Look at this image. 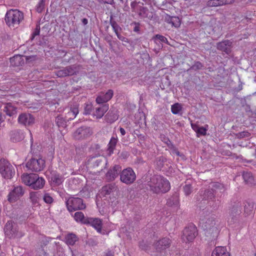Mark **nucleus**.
I'll use <instances>...</instances> for the list:
<instances>
[{
	"label": "nucleus",
	"instance_id": "nucleus-56",
	"mask_svg": "<svg viewBox=\"0 0 256 256\" xmlns=\"http://www.w3.org/2000/svg\"><path fill=\"white\" fill-rule=\"evenodd\" d=\"M4 121V118H2V114L0 113V124Z\"/></svg>",
	"mask_w": 256,
	"mask_h": 256
},
{
	"label": "nucleus",
	"instance_id": "nucleus-35",
	"mask_svg": "<svg viewBox=\"0 0 256 256\" xmlns=\"http://www.w3.org/2000/svg\"><path fill=\"white\" fill-rule=\"evenodd\" d=\"M255 204L252 202L246 201L244 205V210L246 212H252L254 210Z\"/></svg>",
	"mask_w": 256,
	"mask_h": 256
},
{
	"label": "nucleus",
	"instance_id": "nucleus-4",
	"mask_svg": "<svg viewBox=\"0 0 256 256\" xmlns=\"http://www.w3.org/2000/svg\"><path fill=\"white\" fill-rule=\"evenodd\" d=\"M0 173L6 179H11L15 174V170L10 162L5 159L0 160Z\"/></svg>",
	"mask_w": 256,
	"mask_h": 256
},
{
	"label": "nucleus",
	"instance_id": "nucleus-57",
	"mask_svg": "<svg viewBox=\"0 0 256 256\" xmlns=\"http://www.w3.org/2000/svg\"><path fill=\"white\" fill-rule=\"evenodd\" d=\"M82 22L84 24H88V20L86 18H84L82 20Z\"/></svg>",
	"mask_w": 256,
	"mask_h": 256
},
{
	"label": "nucleus",
	"instance_id": "nucleus-16",
	"mask_svg": "<svg viewBox=\"0 0 256 256\" xmlns=\"http://www.w3.org/2000/svg\"><path fill=\"white\" fill-rule=\"evenodd\" d=\"M120 170V166L118 165H115L112 168L108 170L106 174V179L110 181H112L118 176V172Z\"/></svg>",
	"mask_w": 256,
	"mask_h": 256
},
{
	"label": "nucleus",
	"instance_id": "nucleus-54",
	"mask_svg": "<svg viewBox=\"0 0 256 256\" xmlns=\"http://www.w3.org/2000/svg\"><path fill=\"white\" fill-rule=\"evenodd\" d=\"M120 132L122 134V136H124L126 134V131L124 130V129L122 128H120Z\"/></svg>",
	"mask_w": 256,
	"mask_h": 256
},
{
	"label": "nucleus",
	"instance_id": "nucleus-14",
	"mask_svg": "<svg viewBox=\"0 0 256 256\" xmlns=\"http://www.w3.org/2000/svg\"><path fill=\"white\" fill-rule=\"evenodd\" d=\"M234 2V0H209L206 4L209 7H216L232 4Z\"/></svg>",
	"mask_w": 256,
	"mask_h": 256
},
{
	"label": "nucleus",
	"instance_id": "nucleus-42",
	"mask_svg": "<svg viewBox=\"0 0 256 256\" xmlns=\"http://www.w3.org/2000/svg\"><path fill=\"white\" fill-rule=\"evenodd\" d=\"M43 199L45 202L49 204H52L54 201L53 198L48 194H46Z\"/></svg>",
	"mask_w": 256,
	"mask_h": 256
},
{
	"label": "nucleus",
	"instance_id": "nucleus-21",
	"mask_svg": "<svg viewBox=\"0 0 256 256\" xmlns=\"http://www.w3.org/2000/svg\"><path fill=\"white\" fill-rule=\"evenodd\" d=\"M88 221L89 222L88 224H90L97 230L98 232H101L102 228V221L100 219L98 218H89Z\"/></svg>",
	"mask_w": 256,
	"mask_h": 256
},
{
	"label": "nucleus",
	"instance_id": "nucleus-43",
	"mask_svg": "<svg viewBox=\"0 0 256 256\" xmlns=\"http://www.w3.org/2000/svg\"><path fill=\"white\" fill-rule=\"evenodd\" d=\"M92 109V106L91 104H86L84 108V114L86 115L90 114Z\"/></svg>",
	"mask_w": 256,
	"mask_h": 256
},
{
	"label": "nucleus",
	"instance_id": "nucleus-40",
	"mask_svg": "<svg viewBox=\"0 0 256 256\" xmlns=\"http://www.w3.org/2000/svg\"><path fill=\"white\" fill-rule=\"evenodd\" d=\"M66 121L67 120H66V116L64 118L62 116H56V122L59 127L62 126L64 125Z\"/></svg>",
	"mask_w": 256,
	"mask_h": 256
},
{
	"label": "nucleus",
	"instance_id": "nucleus-9",
	"mask_svg": "<svg viewBox=\"0 0 256 256\" xmlns=\"http://www.w3.org/2000/svg\"><path fill=\"white\" fill-rule=\"evenodd\" d=\"M197 234L196 227L194 224H190L184 230L182 239L186 242H191L194 240Z\"/></svg>",
	"mask_w": 256,
	"mask_h": 256
},
{
	"label": "nucleus",
	"instance_id": "nucleus-15",
	"mask_svg": "<svg viewBox=\"0 0 256 256\" xmlns=\"http://www.w3.org/2000/svg\"><path fill=\"white\" fill-rule=\"evenodd\" d=\"M30 185V187L34 190H40L44 188L46 180L42 177H40L36 174L34 178V180Z\"/></svg>",
	"mask_w": 256,
	"mask_h": 256
},
{
	"label": "nucleus",
	"instance_id": "nucleus-26",
	"mask_svg": "<svg viewBox=\"0 0 256 256\" xmlns=\"http://www.w3.org/2000/svg\"><path fill=\"white\" fill-rule=\"evenodd\" d=\"M165 21L172 25V26L178 28L180 26V22L179 18L177 16H171L168 14L164 16Z\"/></svg>",
	"mask_w": 256,
	"mask_h": 256
},
{
	"label": "nucleus",
	"instance_id": "nucleus-6",
	"mask_svg": "<svg viewBox=\"0 0 256 256\" xmlns=\"http://www.w3.org/2000/svg\"><path fill=\"white\" fill-rule=\"evenodd\" d=\"M66 206L70 212L84 210L86 207L82 199L74 197L68 198L66 202Z\"/></svg>",
	"mask_w": 256,
	"mask_h": 256
},
{
	"label": "nucleus",
	"instance_id": "nucleus-10",
	"mask_svg": "<svg viewBox=\"0 0 256 256\" xmlns=\"http://www.w3.org/2000/svg\"><path fill=\"white\" fill-rule=\"evenodd\" d=\"M92 132L90 128L80 127L73 134V138L76 140H81L89 137Z\"/></svg>",
	"mask_w": 256,
	"mask_h": 256
},
{
	"label": "nucleus",
	"instance_id": "nucleus-25",
	"mask_svg": "<svg viewBox=\"0 0 256 256\" xmlns=\"http://www.w3.org/2000/svg\"><path fill=\"white\" fill-rule=\"evenodd\" d=\"M108 104H104L101 107L96 108L95 112L93 114L94 118L96 119L102 118L104 114L108 110Z\"/></svg>",
	"mask_w": 256,
	"mask_h": 256
},
{
	"label": "nucleus",
	"instance_id": "nucleus-7",
	"mask_svg": "<svg viewBox=\"0 0 256 256\" xmlns=\"http://www.w3.org/2000/svg\"><path fill=\"white\" fill-rule=\"evenodd\" d=\"M120 176V181L126 184H132L136 180V174L131 168L124 169Z\"/></svg>",
	"mask_w": 256,
	"mask_h": 256
},
{
	"label": "nucleus",
	"instance_id": "nucleus-59",
	"mask_svg": "<svg viewBox=\"0 0 256 256\" xmlns=\"http://www.w3.org/2000/svg\"><path fill=\"white\" fill-rule=\"evenodd\" d=\"M106 256H112V254H107Z\"/></svg>",
	"mask_w": 256,
	"mask_h": 256
},
{
	"label": "nucleus",
	"instance_id": "nucleus-28",
	"mask_svg": "<svg viewBox=\"0 0 256 256\" xmlns=\"http://www.w3.org/2000/svg\"><path fill=\"white\" fill-rule=\"evenodd\" d=\"M75 73V70L70 66L66 67L62 70H58L56 75L58 77H64L68 76H72Z\"/></svg>",
	"mask_w": 256,
	"mask_h": 256
},
{
	"label": "nucleus",
	"instance_id": "nucleus-37",
	"mask_svg": "<svg viewBox=\"0 0 256 256\" xmlns=\"http://www.w3.org/2000/svg\"><path fill=\"white\" fill-rule=\"evenodd\" d=\"M38 192H32L30 193V198L33 204H36L38 201Z\"/></svg>",
	"mask_w": 256,
	"mask_h": 256
},
{
	"label": "nucleus",
	"instance_id": "nucleus-27",
	"mask_svg": "<svg viewBox=\"0 0 256 256\" xmlns=\"http://www.w3.org/2000/svg\"><path fill=\"white\" fill-rule=\"evenodd\" d=\"M10 65L12 66H19L24 64V61L23 56L16 55L10 58Z\"/></svg>",
	"mask_w": 256,
	"mask_h": 256
},
{
	"label": "nucleus",
	"instance_id": "nucleus-41",
	"mask_svg": "<svg viewBox=\"0 0 256 256\" xmlns=\"http://www.w3.org/2000/svg\"><path fill=\"white\" fill-rule=\"evenodd\" d=\"M183 190L184 192V194L186 196L190 195L192 191V185L190 184H186L183 187Z\"/></svg>",
	"mask_w": 256,
	"mask_h": 256
},
{
	"label": "nucleus",
	"instance_id": "nucleus-55",
	"mask_svg": "<svg viewBox=\"0 0 256 256\" xmlns=\"http://www.w3.org/2000/svg\"><path fill=\"white\" fill-rule=\"evenodd\" d=\"M136 5V2H132L131 3V6H132V9L134 10V11H136V7L135 6Z\"/></svg>",
	"mask_w": 256,
	"mask_h": 256
},
{
	"label": "nucleus",
	"instance_id": "nucleus-5",
	"mask_svg": "<svg viewBox=\"0 0 256 256\" xmlns=\"http://www.w3.org/2000/svg\"><path fill=\"white\" fill-rule=\"evenodd\" d=\"M4 231L5 236L8 238H14L16 237H22L23 234H19L18 228L12 220H8L6 222Z\"/></svg>",
	"mask_w": 256,
	"mask_h": 256
},
{
	"label": "nucleus",
	"instance_id": "nucleus-24",
	"mask_svg": "<svg viewBox=\"0 0 256 256\" xmlns=\"http://www.w3.org/2000/svg\"><path fill=\"white\" fill-rule=\"evenodd\" d=\"M4 111L6 115L12 116L17 113V108L10 102L6 103L4 108Z\"/></svg>",
	"mask_w": 256,
	"mask_h": 256
},
{
	"label": "nucleus",
	"instance_id": "nucleus-12",
	"mask_svg": "<svg viewBox=\"0 0 256 256\" xmlns=\"http://www.w3.org/2000/svg\"><path fill=\"white\" fill-rule=\"evenodd\" d=\"M18 123L25 126H28L34 122V118L29 113H22L20 114L18 119Z\"/></svg>",
	"mask_w": 256,
	"mask_h": 256
},
{
	"label": "nucleus",
	"instance_id": "nucleus-20",
	"mask_svg": "<svg viewBox=\"0 0 256 256\" xmlns=\"http://www.w3.org/2000/svg\"><path fill=\"white\" fill-rule=\"evenodd\" d=\"M170 240L167 238H164L158 240L156 244V248L157 250L161 252L170 246Z\"/></svg>",
	"mask_w": 256,
	"mask_h": 256
},
{
	"label": "nucleus",
	"instance_id": "nucleus-46",
	"mask_svg": "<svg viewBox=\"0 0 256 256\" xmlns=\"http://www.w3.org/2000/svg\"><path fill=\"white\" fill-rule=\"evenodd\" d=\"M240 211V208L239 206H233L232 208L229 209V213L231 215H234V214H236Z\"/></svg>",
	"mask_w": 256,
	"mask_h": 256
},
{
	"label": "nucleus",
	"instance_id": "nucleus-1",
	"mask_svg": "<svg viewBox=\"0 0 256 256\" xmlns=\"http://www.w3.org/2000/svg\"><path fill=\"white\" fill-rule=\"evenodd\" d=\"M148 185L150 190L156 194L166 193L170 188L169 181L160 175H155L152 177L148 182Z\"/></svg>",
	"mask_w": 256,
	"mask_h": 256
},
{
	"label": "nucleus",
	"instance_id": "nucleus-2",
	"mask_svg": "<svg viewBox=\"0 0 256 256\" xmlns=\"http://www.w3.org/2000/svg\"><path fill=\"white\" fill-rule=\"evenodd\" d=\"M6 24L9 27H14L19 25L24 19L23 13L18 10H10L5 15Z\"/></svg>",
	"mask_w": 256,
	"mask_h": 256
},
{
	"label": "nucleus",
	"instance_id": "nucleus-3",
	"mask_svg": "<svg viewBox=\"0 0 256 256\" xmlns=\"http://www.w3.org/2000/svg\"><path fill=\"white\" fill-rule=\"evenodd\" d=\"M216 218L214 214L208 213L204 214L203 212L200 214V226H201L204 230H216Z\"/></svg>",
	"mask_w": 256,
	"mask_h": 256
},
{
	"label": "nucleus",
	"instance_id": "nucleus-8",
	"mask_svg": "<svg viewBox=\"0 0 256 256\" xmlns=\"http://www.w3.org/2000/svg\"><path fill=\"white\" fill-rule=\"evenodd\" d=\"M26 166L32 172H38L42 170L45 167V160L42 158H33L28 162Z\"/></svg>",
	"mask_w": 256,
	"mask_h": 256
},
{
	"label": "nucleus",
	"instance_id": "nucleus-38",
	"mask_svg": "<svg viewBox=\"0 0 256 256\" xmlns=\"http://www.w3.org/2000/svg\"><path fill=\"white\" fill-rule=\"evenodd\" d=\"M208 130V125H206L205 127L200 126L198 130H196L197 136L199 137L200 136H206V132Z\"/></svg>",
	"mask_w": 256,
	"mask_h": 256
},
{
	"label": "nucleus",
	"instance_id": "nucleus-53",
	"mask_svg": "<svg viewBox=\"0 0 256 256\" xmlns=\"http://www.w3.org/2000/svg\"><path fill=\"white\" fill-rule=\"evenodd\" d=\"M140 28L139 24H138L134 27V31L138 32L140 31Z\"/></svg>",
	"mask_w": 256,
	"mask_h": 256
},
{
	"label": "nucleus",
	"instance_id": "nucleus-49",
	"mask_svg": "<svg viewBox=\"0 0 256 256\" xmlns=\"http://www.w3.org/2000/svg\"><path fill=\"white\" fill-rule=\"evenodd\" d=\"M115 32H116V36H118V38L120 40H122V42H127V40H128V39H127L126 38H125V37H124V36H121V35H120V34L118 32V31H117L116 30H115Z\"/></svg>",
	"mask_w": 256,
	"mask_h": 256
},
{
	"label": "nucleus",
	"instance_id": "nucleus-33",
	"mask_svg": "<svg viewBox=\"0 0 256 256\" xmlns=\"http://www.w3.org/2000/svg\"><path fill=\"white\" fill-rule=\"evenodd\" d=\"M242 177L244 181L248 184H252L254 182V177L250 172H244Z\"/></svg>",
	"mask_w": 256,
	"mask_h": 256
},
{
	"label": "nucleus",
	"instance_id": "nucleus-47",
	"mask_svg": "<svg viewBox=\"0 0 256 256\" xmlns=\"http://www.w3.org/2000/svg\"><path fill=\"white\" fill-rule=\"evenodd\" d=\"M40 32V26L39 25H37L34 32H33V33L32 34V38L34 39L36 36L39 35Z\"/></svg>",
	"mask_w": 256,
	"mask_h": 256
},
{
	"label": "nucleus",
	"instance_id": "nucleus-23",
	"mask_svg": "<svg viewBox=\"0 0 256 256\" xmlns=\"http://www.w3.org/2000/svg\"><path fill=\"white\" fill-rule=\"evenodd\" d=\"M36 174H27L24 173L21 176L22 182L26 185L30 187L32 182H34V178L36 176Z\"/></svg>",
	"mask_w": 256,
	"mask_h": 256
},
{
	"label": "nucleus",
	"instance_id": "nucleus-29",
	"mask_svg": "<svg viewBox=\"0 0 256 256\" xmlns=\"http://www.w3.org/2000/svg\"><path fill=\"white\" fill-rule=\"evenodd\" d=\"M74 220L78 222L87 224L89 218L86 217L82 212H78L74 213Z\"/></svg>",
	"mask_w": 256,
	"mask_h": 256
},
{
	"label": "nucleus",
	"instance_id": "nucleus-22",
	"mask_svg": "<svg viewBox=\"0 0 256 256\" xmlns=\"http://www.w3.org/2000/svg\"><path fill=\"white\" fill-rule=\"evenodd\" d=\"M212 256H230L225 246H216L213 250Z\"/></svg>",
	"mask_w": 256,
	"mask_h": 256
},
{
	"label": "nucleus",
	"instance_id": "nucleus-39",
	"mask_svg": "<svg viewBox=\"0 0 256 256\" xmlns=\"http://www.w3.org/2000/svg\"><path fill=\"white\" fill-rule=\"evenodd\" d=\"M166 158L163 156H159L156 160V165L158 169H160L164 165V163L166 161Z\"/></svg>",
	"mask_w": 256,
	"mask_h": 256
},
{
	"label": "nucleus",
	"instance_id": "nucleus-31",
	"mask_svg": "<svg viewBox=\"0 0 256 256\" xmlns=\"http://www.w3.org/2000/svg\"><path fill=\"white\" fill-rule=\"evenodd\" d=\"M118 142V138L112 137L108 144V151L110 154H111L114 152V150L116 148V146Z\"/></svg>",
	"mask_w": 256,
	"mask_h": 256
},
{
	"label": "nucleus",
	"instance_id": "nucleus-17",
	"mask_svg": "<svg viewBox=\"0 0 256 256\" xmlns=\"http://www.w3.org/2000/svg\"><path fill=\"white\" fill-rule=\"evenodd\" d=\"M232 45V42L230 40H224L217 44L218 50L224 52L228 54L230 52V48Z\"/></svg>",
	"mask_w": 256,
	"mask_h": 256
},
{
	"label": "nucleus",
	"instance_id": "nucleus-48",
	"mask_svg": "<svg viewBox=\"0 0 256 256\" xmlns=\"http://www.w3.org/2000/svg\"><path fill=\"white\" fill-rule=\"evenodd\" d=\"M44 2L42 0L40 2L37 6L36 10L38 12H40L44 8Z\"/></svg>",
	"mask_w": 256,
	"mask_h": 256
},
{
	"label": "nucleus",
	"instance_id": "nucleus-51",
	"mask_svg": "<svg viewBox=\"0 0 256 256\" xmlns=\"http://www.w3.org/2000/svg\"><path fill=\"white\" fill-rule=\"evenodd\" d=\"M194 66L196 67L198 69H200L202 67V64L200 62H196L195 63L194 65Z\"/></svg>",
	"mask_w": 256,
	"mask_h": 256
},
{
	"label": "nucleus",
	"instance_id": "nucleus-50",
	"mask_svg": "<svg viewBox=\"0 0 256 256\" xmlns=\"http://www.w3.org/2000/svg\"><path fill=\"white\" fill-rule=\"evenodd\" d=\"M212 186L216 188H220L223 187V186L218 182H215L213 184Z\"/></svg>",
	"mask_w": 256,
	"mask_h": 256
},
{
	"label": "nucleus",
	"instance_id": "nucleus-30",
	"mask_svg": "<svg viewBox=\"0 0 256 256\" xmlns=\"http://www.w3.org/2000/svg\"><path fill=\"white\" fill-rule=\"evenodd\" d=\"M117 189V188L115 184H107L102 188V192L106 195L110 194L112 192H115Z\"/></svg>",
	"mask_w": 256,
	"mask_h": 256
},
{
	"label": "nucleus",
	"instance_id": "nucleus-44",
	"mask_svg": "<svg viewBox=\"0 0 256 256\" xmlns=\"http://www.w3.org/2000/svg\"><path fill=\"white\" fill-rule=\"evenodd\" d=\"M154 39L156 38L159 40L160 42L168 44V40L166 37L160 34H156L154 38Z\"/></svg>",
	"mask_w": 256,
	"mask_h": 256
},
{
	"label": "nucleus",
	"instance_id": "nucleus-13",
	"mask_svg": "<svg viewBox=\"0 0 256 256\" xmlns=\"http://www.w3.org/2000/svg\"><path fill=\"white\" fill-rule=\"evenodd\" d=\"M10 136L12 142H16L23 140L25 137V134L23 130H15L10 132Z\"/></svg>",
	"mask_w": 256,
	"mask_h": 256
},
{
	"label": "nucleus",
	"instance_id": "nucleus-18",
	"mask_svg": "<svg viewBox=\"0 0 256 256\" xmlns=\"http://www.w3.org/2000/svg\"><path fill=\"white\" fill-rule=\"evenodd\" d=\"M68 112L66 114V120L69 121L74 119L78 113V106L76 104L68 108Z\"/></svg>",
	"mask_w": 256,
	"mask_h": 256
},
{
	"label": "nucleus",
	"instance_id": "nucleus-32",
	"mask_svg": "<svg viewBox=\"0 0 256 256\" xmlns=\"http://www.w3.org/2000/svg\"><path fill=\"white\" fill-rule=\"evenodd\" d=\"M78 240L77 236L72 233L69 234L66 236V243L68 245L73 246Z\"/></svg>",
	"mask_w": 256,
	"mask_h": 256
},
{
	"label": "nucleus",
	"instance_id": "nucleus-19",
	"mask_svg": "<svg viewBox=\"0 0 256 256\" xmlns=\"http://www.w3.org/2000/svg\"><path fill=\"white\" fill-rule=\"evenodd\" d=\"M113 94V91L110 90L105 94L98 96L96 98V102L98 104L106 102L112 98Z\"/></svg>",
	"mask_w": 256,
	"mask_h": 256
},
{
	"label": "nucleus",
	"instance_id": "nucleus-11",
	"mask_svg": "<svg viewBox=\"0 0 256 256\" xmlns=\"http://www.w3.org/2000/svg\"><path fill=\"white\" fill-rule=\"evenodd\" d=\"M24 191L22 186H15L14 189L10 192L8 196V200L10 202H14L23 196Z\"/></svg>",
	"mask_w": 256,
	"mask_h": 256
},
{
	"label": "nucleus",
	"instance_id": "nucleus-45",
	"mask_svg": "<svg viewBox=\"0 0 256 256\" xmlns=\"http://www.w3.org/2000/svg\"><path fill=\"white\" fill-rule=\"evenodd\" d=\"M250 136V134L248 132L244 131L242 132H240L238 134L237 136L238 138H248Z\"/></svg>",
	"mask_w": 256,
	"mask_h": 256
},
{
	"label": "nucleus",
	"instance_id": "nucleus-34",
	"mask_svg": "<svg viewBox=\"0 0 256 256\" xmlns=\"http://www.w3.org/2000/svg\"><path fill=\"white\" fill-rule=\"evenodd\" d=\"M51 180L56 185L59 186L63 182L64 178L60 174H54L52 176Z\"/></svg>",
	"mask_w": 256,
	"mask_h": 256
},
{
	"label": "nucleus",
	"instance_id": "nucleus-52",
	"mask_svg": "<svg viewBox=\"0 0 256 256\" xmlns=\"http://www.w3.org/2000/svg\"><path fill=\"white\" fill-rule=\"evenodd\" d=\"M192 129L196 132V130H198L199 128H200V126H199L198 125L196 124H192Z\"/></svg>",
	"mask_w": 256,
	"mask_h": 256
},
{
	"label": "nucleus",
	"instance_id": "nucleus-36",
	"mask_svg": "<svg viewBox=\"0 0 256 256\" xmlns=\"http://www.w3.org/2000/svg\"><path fill=\"white\" fill-rule=\"evenodd\" d=\"M181 104L178 103H176L171 106V111L173 114H178L182 110Z\"/></svg>",
	"mask_w": 256,
	"mask_h": 256
},
{
	"label": "nucleus",
	"instance_id": "nucleus-58",
	"mask_svg": "<svg viewBox=\"0 0 256 256\" xmlns=\"http://www.w3.org/2000/svg\"><path fill=\"white\" fill-rule=\"evenodd\" d=\"M174 153L178 155V156H180V152L177 150H174Z\"/></svg>",
	"mask_w": 256,
	"mask_h": 256
}]
</instances>
